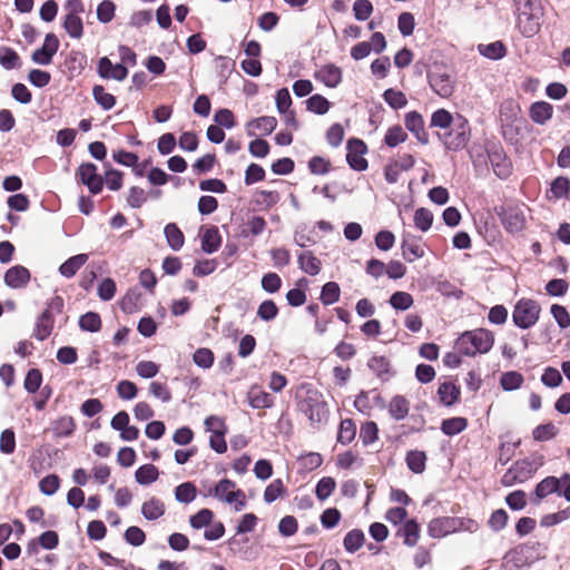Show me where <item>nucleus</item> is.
Masks as SVG:
<instances>
[{
  "mask_svg": "<svg viewBox=\"0 0 570 570\" xmlns=\"http://www.w3.org/2000/svg\"><path fill=\"white\" fill-rule=\"evenodd\" d=\"M561 480L556 476H548L543 479L535 488V495L543 499L551 493H559Z\"/></svg>",
  "mask_w": 570,
  "mask_h": 570,
  "instance_id": "obj_33",
  "label": "nucleus"
},
{
  "mask_svg": "<svg viewBox=\"0 0 570 570\" xmlns=\"http://www.w3.org/2000/svg\"><path fill=\"white\" fill-rule=\"evenodd\" d=\"M165 504L163 501L156 498H151L144 502L141 507V513L147 520H157L165 513Z\"/></svg>",
  "mask_w": 570,
  "mask_h": 570,
  "instance_id": "obj_31",
  "label": "nucleus"
},
{
  "mask_svg": "<svg viewBox=\"0 0 570 570\" xmlns=\"http://www.w3.org/2000/svg\"><path fill=\"white\" fill-rule=\"evenodd\" d=\"M466 426V419L456 416L444 420L441 424V430L444 434L452 436L464 431Z\"/></svg>",
  "mask_w": 570,
  "mask_h": 570,
  "instance_id": "obj_36",
  "label": "nucleus"
},
{
  "mask_svg": "<svg viewBox=\"0 0 570 570\" xmlns=\"http://www.w3.org/2000/svg\"><path fill=\"white\" fill-rule=\"evenodd\" d=\"M501 386L505 391H513L521 386L523 383V376L515 371H510L501 376Z\"/></svg>",
  "mask_w": 570,
  "mask_h": 570,
  "instance_id": "obj_49",
  "label": "nucleus"
},
{
  "mask_svg": "<svg viewBox=\"0 0 570 570\" xmlns=\"http://www.w3.org/2000/svg\"><path fill=\"white\" fill-rule=\"evenodd\" d=\"M97 72L104 79L122 81L128 76V69L122 63H112L108 57L98 60Z\"/></svg>",
  "mask_w": 570,
  "mask_h": 570,
  "instance_id": "obj_11",
  "label": "nucleus"
},
{
  "mask_svg": "<svg viewBox=\"0 0 570 570\" xmlns=\"http://www.w3.org/2000/svg\"><path fill=\"white\" fill-rule=\"evenodd\" d=\"M428 81L431 89L442 98H449L454 92V80L444 68L436 67L430 71Z\"/></svg>",
  "mask_w": 570,
  "mask_h": 570,
  "instance_id": "obj_5",
  "label": "nucleus"
},
{
  "mask_svg": "<svg viewBox=\"0 0 570 570\" xmlns=\"http://www.w3.org/2000/svg\"><path fill=\"white\" fill-rule=\"evenodd\" d=\"M87 259L86 254L72 256L59 267V272L65 277H72L86 264Z\"/></svg>",
  "mask_w": 570,
  "mask_h": 570,
  "instance_id": "obj_32",
  "label": "nucleus"
},
{
  "mask_svg": "<svg viewBox=\"0 0 570 570\" xmlns=\"http://www.w3.org/2000/svg\"><path fill=\"white\" fill-rule=\"evenodd\" d=\"M404 532V543L409 547H413L416 544L420 537V527L414 520H410L405 523L403 528Z\"/></svg>",
  "mask_w": 570,
  "mask_h": 570,
  "instance_id": "obj_60",
  "label": "nucleus"
},
{
  "mask_svg": "<svg viewBox=\"0 0 570 570\" xmlns=\"http://www.w3.org/2000/svg\"><path fill=\"white\" fill-rule=\"evenodd\" d=\"M278 314V307L272 299H266L261 303L257 308V316L263 321H272Z\"/></svg>",
  "mask_w": 570,
  "mask_h": 570,
  "instance_id": "obj_55",
  "label": "nucleus"
},
{
  "mask_svg": "<svg viewBox=\"0 0 570 570\" xmlns=\"http://www.w3.org/2000/svg\"><path fill=\"white\" fill-rule=\"evenodd\" d=\"M353 12L356 20L365 21L373 12V4L370 0H356L353 3Z\"/></svg>",
  "mask_w": 570,
  "mask_h": 570,
  "instance_id": "obj_52",
  "label": "nucleus"
},
{
  "mask_svg": "<svg viewBox=\"0 0 570 570\" xmlns=\"http://www.w3.org/2000/svg\"><path fill=\"white\" fill-rule=\"evenodd\" d=\"M277 126V120L272 116H263L250 120L247 124L248 136L253 137L250 142H267L264 137L268 136Z\"/></svg>",
  "mask_w": 570,
  "mask_h": 570,
  "instance_id": "obj_7",
  "label": "nucleus"
},
{
  "mask_svg": "<svg viewBox=\"0 0 570 570\" xmlns=\"http://www.w3.org/2000/svg\"><path fill=\"white\" fill-rule=\"evenodd\" d=\"M79 326L83 331L98 332L101 327V320L99 314L94 312L86 313L80 317Z\"/></svg>",
  "mask_w": 570,
  "mask_h": 570,
  "instance_id": "obj_48",
  "label": "nucleus"
},
{
  "mask_svg": "<svg viewBox=\"0 0 570 570\" xmlns=\"http://www.w3.org/2000/svg\"><path fill=\"white\" fill-rule=\"evenodd\" d=\"M438 395L442 404L451 406L458 401L460 389L452 382H444L440 384Z\"/></svg>",
  "mask_w": 570,
  "mask_h": 570,
  "instance_id": "obj_26",
  "label": "nucleus"
},
{
  "mask_svg": "<svg viewBox=\"0 0 570 570\" xmlns=\"http://www.w3.org/2000/svg\"><path fill=\"white\" fill-rule=\"evenodd\" d=\"M92 95L96 102L105 110H110L116 104L115 96L107 92L102 86H95L92 89Z\"/></svg>",
  "mask_w": 570,
  "mask_h": 570,
  "instance_id": "obj_43",
  "label": "nucleus"
},
{
  "mask_svg": "<svg viewBox=\"0 0 570 570\" xmlns=\"http://www.w3.org/2000/svg\"><path fill=\"white\" fill-rule=\"evenodd\" d=\"M517 24L522 36L530 38L540 30L542 8L540 0H513Z\"/></svg>",
  "mask_w": 570,
  "mask_h": 570,
  "instance_id": "obj_2",
  "label": "nucleus"
},
{
  "mask_svg": "<svg viewBox=\"0 0 570 570\" xmlns=\"http://www.w3.org/2000/svg\"><path fill=\"white\" fill-rule=\"evenodd\" d=\"M364 542V533L361 530L354 529L350 531L344 538V548L348 552L357 551Z\"/></svg>",
  "mask_w": 570,
  "mask_h": 570,
  "instance_id": "obj_47",
  "label": "nucleus"
},
{
  "mask_svg": "<svg viewBox=\"0 0 570 570\" xmlns=\"http://www.w3.org/2000/svg\"><path fill=\"white\" fill-rule=\"evenodd\" d=\"M306 414L312 422L322 423L326 421L328 415V409L324 401L317 399H308V407Z\"/></svg>",
  "mask_w": 570,
  "mask_h": 570,
  "instance_id": "obj_20",
  "label": "nucleus"
},
{
  "mask_svg": "<svg viewBox=\"0 0 570 570\" xmlns=\"http://www.w3.org/2000/svg\"><path fill=\"white\" fill-rule=\"evenodd\" d=\"M433 223V214L426 208H419L414 214V224L422 232L430 229Z\"/></svg>",
  "mask_w": 570,
  "mask_h": 570,
  "instance_id": "obj_53",
  "label": "nucleus"
},
{
  "mask_svg": "<svg viewBox=\"0 0 570 570\" xmlns=\"http://www.w3.org/2000/svg\"><path fill=\"white\" fill-rule=\"evenodd\" d=\"M118 396L122 400H132L137 396L138 389L131 381H120L117 384Z\"/></svg>",
  "mask_w": 570,
  "mask_h": 570,
  "instance_id": "obj_63",
  "label": "nucleus"
},
{
  "mask_svg": "<svg viewBox=\"0 0 570 570\" xmlns=\"http://www.w3.org/2000/svg\"><path fill=\"white\" fill-rule=\"evenodd\" d=\"M384 101L393 109H402L407 105V98L404 92L392 88L383 92Z\"/></svg>",
  "mask_w": 570,
  "mask_h": 570,
  "instance_id": "obj_38",
  "label": "nucleus"
},
{
  "mask_svg": "<svg viewBox=\"0 0 570 570\" xmlns=\"http://www.w3.org/2000/svg\"><path fill=\"white\" fill-rule=\"evenodd\" d=\"M502 224L511 233L522 230L525 226L524 207L519 205L507 206L502 212Z\"/></svg>",
  "mask_w": 570,
  "mask_h": 570,
  "instance_id": "obj_9",
  "label": "nucleus"
},
{
  "mask_svg": "<svg viewBox=\"0 0 570 570\" xmlns=\"http://www.w3.org/2000/svg\"><path fill=\"white\" fill-rule=\"evenodd\" d=\"M116 6L111 0H104L97 7V19L101 23H109L115 17Z\"/></svg>",
  "mask_w": 570,
  "mask_h": 570,
  "instance_id": "obj_45",
  "label": "nucleus"
},
{
  "mask_svg": "<svg viewBox=\"0 0 570 570\" xmlns=\"http://www.w3.org/2000/svg\"><path fill=\"white\" fill-rule=\"evenodd\" d=\"M390 67V58L387 56H383L371 63V71L379 79H384L389 73Z\"/></svg>",
  "mask_w": 570,
  "mask_h": 570,
  "instance_id": "obj_58",
  "label": "nucleus"
},
{
  "mask_svg": "<svg viewBox=\"0 0 570 570\" xmlns=\"http://www.w3.org/2000/svg\"><path fill=\"white\" fill-rule=\"evenodd\" d=\"M222 243V237L216 227L207 228L202 236V249L207 254L215 253Z\"/></svg>",
  "mask_w": 570,
  "mask_h": 570,
  "instance_id": "obj_25",
  "label": "nucleus"
},
{
  "mask_svg": "<svg viewBox=\"0 0 570 570\" xmlns=\"http://www.w3.org/2000/svg\"><path fill=\"white\" fill-rule=\"evenodd\" d=\"M454 116L445 109H438L431 116V127H439L442 129H449L453 122Z\"/></svg>",
  "mask_w": 570,
  "mask_h": 570,
  "instance_id": "obj_44",
  "label": "nucleus"
},
{
  "mask_svg": "<svg viewBox=\"0 0 570 570\" xmlns=\"http://www.w3.org/2000/svg\"><path fill=\"white\" fill-rule=\"evenodd\" d=\"M548 199L570 198V179L563 176L557 177L547 194Z\"/></svg>",
  "mask_w": 570,
  "mask_h": 570,
  "instance_id": "obj_21",
  "label": "nucleus"
},
{
  "mask_svg": "<svg viewBox=\"0 0 570 570\" xmlns=\"http://www.w3.org/2000/svg\"><path fill=\"white\" fill-rule=\"evenodd\" d=\"M29 279L30 272L21 265L9 268L4 275V283L12 288H20L26 286Z\"/></svg>",
  "mask_w": 570,
  "mask_h": 570,
  "instance_id": "obj_16",
  "label": "nucleus"
},
{
  "mask_svg": "<svg viewBox=\"0 0 570 570\" xmlns=\"http://www.w3.org/2000/svg\"><path fill=\"white\" fill-rule=\"evenodd\" d=\"M340 286L335 282L326 283L321 293V299L325 305H331L336 303L340 299Z\"/></svg>",
  "mask_w": 570,
  "mask_h": 570,
  "instance_id": "obj_46",
  "label": "nucleus"
},
{
  "mask_svg": "<svg viewBox=\"0 0 570 570\" xmlns=\"http://www.w3.org/2000/svg\"><path fill=\"white\" fill-rule=\"evenodd\" d=\"M62 27L70 38L80 39L83 35V22L79 16L66 14Z\"/></svg>",
  "mask_w": 570,
  "mask_h": 570,
  "instance_id": "obj_29",
  "label": "nucleus"
},
{
  "mask_svg": "<svg viewBox=\"0 0 570 570\" xmlns=\"http://www.w3.org/2000/svg\"><path fill=\"white\" fill-rule=\"evenodd\" d=\"M28 80L37 88H43L49 85L51 76L48 71L40 69H32L29 71Z\"/></svg>",
  "mask_w": 570,
  "mask_h": 570,
  "instance_id": "obj_61",
  "label": "nucleus"
},
{
  "mask_svg": "<svg viewBox=\"0 0 570 570\" xmlns=\"http://www.w3.org/2000/svg\"><path fill=\"white\" fill-rule=\"evenodd\" d=\"M0 65L6 70H11L19 68L21 66V60L19 55L9 47H1L0 48Z\"/></svg>",
  "mask_w": 570,
  "mask_h": 570,
  "instance_id": "obj_35",
  "label": "nucleus"
},
{
  "mask_svg": "<svg viewBox=\"0 0 570 570\" xmlns=\"http://www.w3.org/2000/svg\"><path fill=\"white\" fill-rule=\"evenodd\" d=\"M406 464L414 473H422L425 470L426 454L423 451L413 450L406 454Z\"/></svg>",
  "mask_w": 570,
  "mask_h": 570,
  "instance_id": "obj_37",
  "label": "nucleus"
},
{
  "mask_svg": "<svg viewBox=\"0 0 570 570\" xmlns=\"http://www.w3.org/2000/svg\"><path fill=\"white\" fill-rule=\"evenodd\" d=\"M315 76L328 88H335L342 81V70L333 63L322 66Z\"/></svg>",
  "mask_w": 570,
  "mask_h": 570,
  "instance_id": "obj_15",
  "label": "nucleus"
},
{
  "mask_svg": "<svg viewBox=\"0 0 570 570\" xmlns=\"http://www.w3.org/2000/svg\"><path fill=\"white\" fill-rule=\"evenodd\" d=\"M164 234L167 240L168 246L173 250H179L184 246L185 237L179 227L169 223L165 226Z\"/></svg>",
  "mask_w": 570,
  "mask_h": 570,
  "instance_id": "obj_27",
  "label": "nucleus"
},
{
  "mask_svg": "<svg viewBox=\"0 0 570 570\" xmlns=\"http://www.w3.org/2000/svg\"><path fill=\"white\" fill-rule=\"evenodd\" d=\"M397 28L402 36H411L415 28L414 16L410 12H402L397 18Z\"/></svg>",
  "mask_w": 570,
  "mask_h": 570,
  "instance_id": "obj_54",
  "label": "nucleus"
},
{
  "mask_svg": "<svg viewBox=\"0 0 570 570\" xmlns=\"http://www.w3.org/2000/svg\"><path fill=\"white\" fill-rule=\"evenodd\" d=\"M197 495V489L191 482H184L175 489V498L178 502L190 503Z\"/></svg>",
  "mask_w": 570,
  "mask_h": 570,
  "instance_id": "obj_39",
  "label": "nucleus"
},
{
  "mask_svg": "<svg viewBox=\"0 0 570 570\" xmlns=\"http://www.w3.org/2000/svg\"><path fill=\"white\" fill-rule=\"evenodd\" d=\"M52 328H53V317L50 314L49 309H45L38 318L36 330H35V336L38 340L43 341L45 338H47L50 335Z\"/></svg>",
  "mask_w": 570,
  "mask_h": 570,
  "instance_id": "obj_28",
  "label": "nucleus"
},
{
  "mask_svg": "<svg viewBox=\"0 0 570 570\" xmlns=\"http://www.w3.org/2000/svg\"><path fill=\"white\" fill-rule=\"evenodd\" d=\"M137 374L142 379H151L159 372V365L153 361H141L136 365Z\"/></svg>",
  "mask_w": 570,
  "mask_h": 570,
  "instance_id": "obj_62",
  "label": "nucleus"
},
{
  "mask_svg": "<svg viewBox=\"0 0 570 570\" xmlns=\"http://www.w3.org/2000/svg\"><path fill=\"white\" fill-rule=\"evenodd\" d=\"M76 428L71 416H61L52 423V431L57 436H69Z\"/></svg>",
  "mask_w": 570,
  "mask_h": 570,
  "instance_id": "obj_41",
  "label": "nucleus"
},
{
  "mask_svg": "<svg viewBox=\"0 0 570 570\" xmlns=\"http://www.w3.org/2000/svg\"><path fill=\"white\" fill-rule=\"evenodd\" d=\"M478 51L481 56L491 59V60H500L507 55V47L505 45L498 40L491 43H480L478 46Z\"/></svg>",
  "mask_w": 570,
  "mask_h": 570,
  "instance_id": "obj_24",
  "label": "nucleus"
},
{
  "mask_svg": "<svg viewBox=\"0 0 570 570\" xmlns=\"http://www.w3.org/2000/svg\"><path fill=\"white\" fill-rule=\"evenodd\" d=\"M558 433V429L556 428V425L553 423H547V424H541V425H538L534 430H533V439L537 440V441H548V440H551L552 438H554Z\"/></svg>",
  "mask_w": 570,
  "mask_h": 570,
  "instance_id": "obj_56",
  "label": "nucleus"
},
{
  "mask_svg": "<svg viewBox=\"0 0 570 570\" xmlns=\"http://www.w3.org/2000/svg\"><path fill=\"white\" fill-rule=\"evenodd\" d=\"M551 314L561 328L570 326V314L564 306L553 304L551 306Z\"/></svg>",
  "mask_w": 570,
  "mask_h": 570,
  "instance_id": "obj_64",
  "label": "nucleus"
},
{
  "mask_svg": "<svg viewBox=\"0 0 570 570\" xmlns=\"http://www.w3.org/2000/svg\"><path fill=\"white\" fill-rule=\"evenodd\" d=\"M335 487H336V482L333 478H331V476L322 478L316 485V490H315L316 497L321 501H324L333 493V491L335 490Z\"/></svg>",
  "mask_w": 570,
  "mask_h": 570,
  "instance_id": "obj_51",
  "label": "nucleus"
},
{
  "mask_svg": "<svg viewBox=\"0 0 570 570\" xmlns=\"http://www.w3.org/2000/svg\"><path fill=\"white\" fill-rule=\"evenodd\" d=\"M59 39L55 33H47L42 47L32 52V61L41 66L50 65L52 62V57L59 49Z\"/></svg>",
  "mask_w": 570,
  "mask_h": 570,
  "instance_id": "obj_8",
  "label": "nucleus"
},
{
  "mask_svg": "<svg viewBox=\"0 0 570 570\" xmlns=\"http://www.w3.org/2000/svg\"><path fill=\"white\" fill-rule=\"evenodd\" d=\"M159 476L158 469L153 464L141 465L135 473L136 482L141 485H148L155 482Z\"/></svg>",
  "mask_w": 570,
  "mask_h": 570,
  "instance_id": "obj_34",
  "label": "nucleus"
},
{
  "mask_svg": "<svg viewBox=\"0 0 570 570\" xmlns=\"http://www.w3.org/2000/svg\"><path fill=\"white\" fill-rule=\"evenodd\" d=\"M247 400L253 409H269L274 404L273 397L258 386H252L249 389Z\"/></svg>",
  "mask_w": 570,
  "mask_h": 570,
  "instance_id": "obj_17",
  "label": "nucleus"
},
{
  "mask_svg": "<svg viewBox=\"0 0 570 570\" xmlns=\"http://www.w3.org/2000/svg\"><path fill=\"white\" fill-rule=\"evenodd\" d=\"M494 344V335L485 328H475L462 333L455 341V350L465 356L487 354Z\"/></svg>",
  "mask_w": 570,
  "mask_h": 570,
  "instance_id": "obj_1",
  "label": "nucleus"
},
{
  "mask_svg": "<svg viewBox=\"0 0 570 570\" xmlns=\"http://www.w3.org/2000/svg\"><path fill=\"white\" fill-rule=\"evenodd\" d=\"M451 130H459L458 136L454 137V141L456 142H468L470 140L471 129L469 121L465 117L460 114H456L453 118V122L451 124Z\"/></svg>",
  "mask_w": 570,
  "mask_h": 570,
  "instance_id": "obj_30",
  "label": "nucleus"
},
{
  "mask_svg": "<svg viewBox=\"0 0 570 570\" xmlns=\"http://www.w3.org/2000/svg\"><path fill=\"white\" fill-rule=\"evenodd\" d=\"M77 175L80 181L86 185L92 194L101 191L104 181L101 176L97 174V167L94 164L87 163L80 165Z\"/></svg>",
  "mask_w": 570,
  "mask_h": 570,
  "instance_id": "obj_10",
  "label": "nucleus"
},
{
  "mask_svg": "<svg viewBox=\"0 0 570 570\" xmlns=\"http://www.w3.org/2000/svg\"><path fill=\"white\" fill-rule=\"evenodd\" d=\"M356 435V425L351 419H345L340 424L337 442L342 444L351 443Z\"/></svg>",
  "mask_w": 570,
  "mask_h": 570,
  "instance_id": "obj_40",
  "label": "nucleus"
},
{
  "mask_svg": "<svg viewBox=\"0 0 570 570\" xmlns=\"http://www.w3.org/2000/svg\"><path fill=\"white\" fill-rule=\"evenodd\" d=\"M534 473L533 465L528 460L515 462L501 478L503 487H512L530 479Z\"/></svg>",
  "mask_w": 570,
  "mask_h": 570,
  "instance_id": "obj_6",
  "label": "nucleus"
},
{
  "mask_svg": "<svg viewBox=\"0 0 570 570\" xmlns=\"http://www.w3.org/2000/svg\"><path fill=\"white\" fill-rule=\"evenodd\" d=\"M285 492L284 484L282 480L276 479L274 480L264 492V500L267 503H272L275 500H277L279 497H282Z\"/></svg>",
  "mask_w": 570,
  "mask_h": 570,
  "instance_id": "obj_57",
  "label": "nucleus"
},
{
  "mask_svg": "<svg viewBox=\"0 0 570 570\" xmlns=\"http://www.w3.org/2000/svg\"><path fill=\"white\" fill-rule=\"evenodd\" d=\"M541 307L535 301L522 298L515 304L512 318L517 326L529 328L538 322Z\"/></svg>",
  "mask_w": 570,
  "mask_h": 570,
  "instance_id": "obj_3",
  "label": "nucleus"
},
{
  "mask_svg": "<svg viewBox=\"0 0 570 570\" xmlns=\"http://www.w3.org/2000/svg\"><path fill=\"white\" fill-rule=\"evenodd\" d=\"M405 127L415 135L420 142H428L424 132V121L417 111H410L405 115Z\"/></svg>",
  "mask_w": 570,
  "mask_h": 570,
  "instance_id": "obj_18",
  "label": "nucleus"
},
{
  "mask_svg": "<svg viewBox=\"0 0 570 570\" xmlns=\"http://www.w3.org/2000/svg\"><path fill=\"white\" fill-rule=\"evenodd\" d=\"M213 518L214 514L209 509H202L190 518L189 522L194 529H202L209 525Z\"/></svg>",
  "mask_w": 570,
  "mask_h": 570,
  "instance_id": "obj_59",
  "label": "nucleus"
},
{
  "mask_svg": "<svg viewBox=\"0 0 570 570\" xmlns=\"http://www.w3.org/2000/svg\"><path fill=\"white\" fill-rule=\"evenodd\" d=\"M488 158L498 177L505 178L510 175L511 164L507 159L501 145H492V148L488 151Z\"/></svg>",
  "mask_w": 570,
  "mask_h": 570,
  "instance_id": "obj_12",
  "label": "nucleus"
},
{
  "mask_svg": "<svg viewBox=\"0 0 570 570\" xmlns=\"http://www.w3.org/2000/svg\"><path fill=\"white\" fill-rule=\"evenodd\" d=\"M553 112V107L547 101L533 102L530 107V118L540 125L546 124Z\"/></svg>",
  "mask_w": 570,
  "mask_h": 570,
  "instance_id": "obj_22",
  "label": "nucleus"
},
{
  "mask_svg": "<svg viewBox=\"0 0 570 570\" xmlns=\"http://www.w3.org/2000/svg\"><path fill=\"white\" fill-rule=\"evenodd\" d=\"M299 268L308 275H317L321 272V261L309 250L302 252L298 256Z\"/></svg>",
  "mask_w": 570,
  "mask_h": 570,
  "instance_id": "obj_19",
  "label": "nucleus"
},
{
  "mask_svg": "<svg viewBox=\"0 0 570 570\" xmlns=\"http://www.w3.org/2000/svg\"><path fill=\"white\" fill-rule=\"evenodd\" d=\"M413 302L414 301H413L412 295L406 292H402V291L395 292L390 298V304L395 309H401V311L409 309L413 305Z\"/></svg>",
  "mask_w": 570,
  "mask_h": 570,
  "instance_id": "obj_50",
  "label": "nucleus"
},
{
  "mask_svg": "<svg viewBox=\"0 0 570 570\" xmlns=\"http://www.w3.org/2000/svg\"><path fill=\"white\" fill-rule=\"evenodd\" d=\"M456 518H436L428 525V532L433 538H442L458 531Z\"/></svg>",
  "mask_w": 570,
  "mask_h": 570,
  "instance_id": "obj_13",
  "label": "nucleus"
},
{
  "mask_svg": "<svg viewBox=\"0 0 570 570\" xmlns=\"http://www.w3.org/2000/svg\"><path fill=\"white\" fill-rule=\"evenodd\" d=\"M367 145H347L346 160L351 168L357 171L367 169Z\"/></svg>",
  "mask_w": 570,
  "mask_h": 570,
  "instance_id": "obj_14",
  "label": "nucleus"
},
{
  "mask_svg": "<svg viewBox=\"0 0 570 570\" xmlns=\"http://www.w3.org/2000/svg\"><path fill=\"white\" fill-rule=\"evenodd\" d=\"M214 495L226 503H234L236 511H240L246 505L245 493L242 490H237L235 482L228 479L220 480L215 485Z\"/></svg>",
  "mask_w": 570,
  "mask_h": 570,
  "instance_id": "obj_4",
  "label": "nucleus"
},
{
  "mask_svg": "<svg viewBox=\"0 0 570 570\" xmlns=\"http://www.w3.org/2000/svg\"><path fill=\"white\" fill-rule=\"evenodd\" d=\"M410 412V401L402 395H395L392 397L389 404L390 415L396 420H403Z\"/></svg>",
  "mask_w": 570,
  "mask_h": 570,
  "instance_id": "obj_23",
  "label": "nucleus"
},
{
  "mask_svg": "<svg viewBox=\"0 0 570 570\" xmlns=\"http://www.w3.org/2000/svg\"><path fill=\"white\" fill-rule=\"evenodd\" d=\"M306 109L316 115H324L330 109V101L322 95H313L306 101Z\"/></svg>",
  "mask_w": 570,
  "mask_h": 570,
  "instance_id": "obj_42",
  "label": "nucleus"
}]
</instances>
